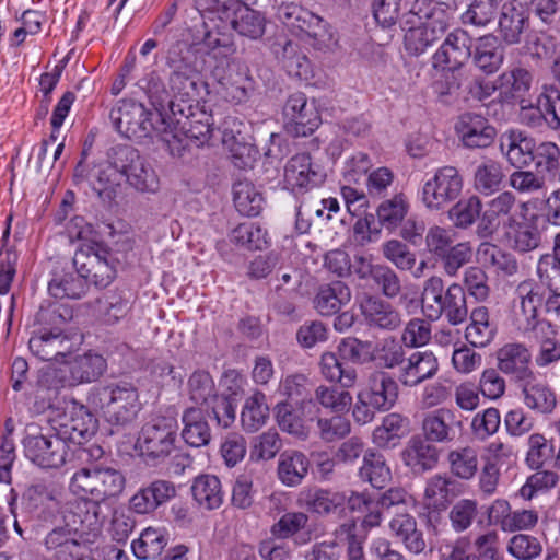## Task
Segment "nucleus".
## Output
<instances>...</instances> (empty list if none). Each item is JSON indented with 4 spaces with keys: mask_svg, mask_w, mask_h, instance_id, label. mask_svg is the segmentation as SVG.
<instances>
[{
    "mask_svg": "<svg viewBox=\"0 0 560 560\" xmlns=\"http://www.w3.org/2000/svg\"><path fill=\"white\" fill-rule=\"evenodd\" d=\"M125 485L122 472L102 462L80 467L69 481V490L77 499L63 506V522L77 530L101 533L107 520L105 501L118 497Z\"/></svg>",
    "mask_w": 560,
    "mask_h": 560,
    "instance_id": "f257e3e1",
    "label": "nucleus"
},
{
    "mask_svg": "<svg viewBox=\"0 0 560 560\" xmlns=\"http://www.w3.org/2000/svg\"><path fill=\"white\" fill-rule=\"evenodd\" d=\"M218 7L215 12L205 21L207 28L202 45L208 52H212L214 57H228L235 52V45L229 30H234L238 35L249 38L259 39L266 31V18L249 5H243L233 12L231 18L230 9L224 4L215 1Z\"/></svg>",
    "mask_w": 560,
    "mask_h": 560,
    "instance_id": "f03ea898",
    "label": "nucleus"
},
{
    "mask_svg": "<svg viewBox=\"0 0 560 560\" xmlns=\"http://www.w3.org/2000/svg\"><path fill=\"white\" fill-rule=\"evenodd\" d=\"M171 74L168 78V90L153 84L149 89L151 105L163 110L168 117L175 114V109L191 110L198 104V72L186 57L177 59L168 57Z\"/></svg>",
    "mask_w": 560,
    "mask_h": 560,
    "instance_id": "7ed1b4c3",
    "label": "nucleus"
},
{
    "mask_svg": "<svg viewBox=\"0 0 560 560\" xmlns=\"http://www.w3.org/2000/svg\"><path fill=\"white\" fill-rule=\"evenodd\" d=\"M276 18L313 49L331 52L339 46L337 31L325 19L294 1H276Z\"/></svg>",
    "mask_w": 560,
    "mask_h": 560,
    "instance_id": "20e7f679",
    "label": "nucleus"
},
{
    "mask_svg": "<svg viewBox=\"0 0 560 560\" xmlns=\"http://www.w3.org/2000/svg\"><path fill=\"white\" fill-rule=\"evenodd\" d=\"M36 318L39 326L28 340L30 351L42 361L63 362L75 350L73 340L62 328L66 318L57 308H40Z\"/></svg>",
    "mask_w": 560,
    "mask_h": 560,
    "instance_id": "39448f33",
    "label": "nucleus"
},
{
    "mask_svg": "<svg viewBox=\"0 0 560 560\" xmlns=\"http://www.w3.org/2000/svg\"><path fill=\"white\" fill-rule=\"evenodd\" d=\"M88 402L100 411L107 422L116 425L131 422L141 409L138 389L125 381L92 387Z\"/></svg>",
    "mask_w": 560,
    "mask_h": 560,
    "instance_id": "423d86ee",
    "label": "nucleus"
},
{
    "mask_svg": "<svg viewBox=\"0 0 560 560\" xmlns=\"http://www.w3.org/2000/svg\"><path fill=\"white\" fill-rule=\"evenodd\" d=\"M148 110L143 104L133 100H119L112 108L109 118L114 128L128 139H141L152 133L166 136L171 122H167L165 113L153 107Z\"/></svg>",
    "mask_w": 560,
    "mask_h": 560,
    "instance_id": "0eeeda50",
    "label": "nucleus"
},
{
    "mask_svg": "<svg viewBox=\"0 0 560 560\" xmlns=\"http://www.w3.org/2000/svg\"><path fill=\"white\" fill-rule=\"evenodd\" d=\"M541 280L534 279L521 281L514 292L513 300V325L524 336L532 331H551V324L548 320L538 318V308L546 298V289Z\"/></svg>",
    "mask_w": 560,
    "mask_h": 560,
    "instance_id": "6e6552de",
    "label": "nucleus"
},
{
    "mask_svg": "<svg viewBox=\"0 0 560 560\" xmlns=\"http://www.w3.org/2000/svg\"><path fill=\"white\" fill-rule=\"evenodd\" d=\"M189 398L201 408L207 409L219 427L230 428L236 417L235 405L226 396L219 395L212 376L205 370L195 371L188 380Z\"/></svg>",
    "mask_w": 560,
    "mask_h": 560,
    "instance_id": "1a4fd4ad",
    "label": "nucleus"
},
{
    "mask_svg": "<svg viewBox=\"0 0 560 560\" xmlns=\"http://www.w3.org/2000/svg\"><path fill=\"white\" fill-rule=\"evenodd\" d=\"M463 187L464 178L459 170L444 165L425 175L418 197L427 210L441 211L460 196Z\"/></svg>",
    "mask_w": 560,
    "mask_h": 560,
    "instance_id": "9d476101",
    "label": "nucleus"
},
{
    "mask_svg": "<svg viewBox=\"0 0 560 560\" xmlns=\"http://www.w3.org/2000/svg\"><path fill=\"white\" fill-rule=\"evenodd\" d=\"M177 422L171 417H155L147 422L137 439L141 456L160 463L176 451Z\"/></svg>",
    "mask_w": 560,
    "mask_h": 560,
    "instance_id": "9b49d317",
    "label": "nucleus"
},
{
    "mask_svg": "<svg viewBox=\"0 0 560 560\" xmlns=\"http://www.w3.org/2000/svg\"><path fill=\"white\" fill-rule=\"evenodd\" d=\"M73 266L88 284L97 289L107 288L116 278L110 250L97 243L81 246L74 254Z\"/></svg>",
    "mask_w": 560,
    "mask_h": 560,
    "instance_id": "f8f14e48",
    "label": "nucleus"
},
{
    "mask_svg": "<svg viewBox=\"0 0 560 560\" xmlns=\"http://www.w3.org/2000/svg\"><path fill=\"white\" fill-rule=\"evenodd\" d=\"M78 162L73 178L77 184L88 185L103 200H112L116 196L117 187L121 182L120 167H117L114 160V147L107 153V160L89 167L84 163L85 153Z\"/></svg>",
    "mask_w": 560,
    "mask_h": 560,
    "instance_id": "ddd939ff",
    "label": "nucleus"
},
{
    "mask_svg": "<svg viewBox=\"0 0 560 560\" xmlns=\"http://www.w3.org/2000/svg\"><path fill=\"white\" fill-rule=\"evenodd\" d=\"M113 156L116 166L120 167L121 179L126 178L130 186L143 192H155L159 189L160 180L155 171L137 149L118 144L114 147Z\"/></svg>",
    "mask_w": 560,
    "mask_h": 560,
    "instance_id": "4468645a",
    "label": "nucleus"
},
{
    "mask_svg": "<svg viewBox=\"0 0 560 560\" xmlns=\"http://www.w3.org/2000/svg\"><path fill=\"white\" fill-rule=\"evenodd\" d=\"M24 456L34 465L44 468H59L66 463L67 442L57 434L27 432L22 440Z\"/></svg>",
    "mask_w": 560,
    "mask_h": 560,
    "instance_id": "2eb2a0df",
    "label": "nucleus"
},
{
    "mask_svg": "<svg viewBox=\"0 0 560 560\" xmlns=\"http://www.w3.org/2000/svg\"><path fill=\"white\" fill-rule=\"evenodd\" d=\"M352 272L358 277L357 287L381 290L388 299L398 296L401 282L394 269L383 264H373L370 258L355 256Z\"/></svg>",
    "mask_w": 560,
    "mask_h": 560,
    "instance_id": "dca6fc26",
    "label": "nucleus"
},
{
    "mask_svg": "<svg viewBox=\"0 0 560 560\" xmlns=\"http://www.w3.org/2000/svg\"><path fill=\"white\" fill-rule=\"evenodd\" d=\"M175 112L167 117V122H171L167 135L176 137L180 132L197 147L210 140L214 124L211 114L201 109L198 104L191 110L176 108Z\"/></svg>",
    "mask_w": 560,
    "mask_h": 560,
    "instance_id": "f3484780",
    "label": "nucleus"
},
{
    "mask_svg": "<svg viewBox=\"0 0 560 560\" xmlns=\"http://www.w3.org/2000/svg\"><path fill=\"white\" fill-rule=\"evenodd\" d=\"M101 533L77 530L65 522V527H56L45 537V547L51 560H92L89 549L79 541L80 536H97Z\"/></svg>",
    "mask_w": 560,
    "mask_h": 560,
    "instance_id": "a211bd4d",
    "label": "nucleus"
},
{
    "mask_svg": "<svg viewBox=\"0 0 560 560\" xmlns=\"http://www.w3.org/2000/svg\"><path fill=\"white\" fill-rule=\"evenodd\" d=\"M287 130L294 137H307L320 125V116L314 103L306 95L296 92L289 96L283 107Z\"/></svg>",
    "mask_w": 560,
    "mask_h": 560,
    "instance_id": "6ab92c4d",
    "label": "nucleus"
},
{
    "mask_svg": "<svg viewBox=\"0 0 560 560\" xmlns=\"http://www.w3.org/2000/svg\"><path fill=\"white\" fill-rule=\"evenodd\" d=\"M472 42L468 32L457 27L450 32L431 57L433 69L452 68L463 71L471 57Z\"/></svg>",
    "mask_w": 560,
    "mask_h": 560,
    "instance_id": "aec40b11",
    "label": "nucleus"
},
{
    "mask_svg": "<svg viewBox=\"0 0 560 560\" xmlns=\"http://www.w3.org/2000/svg\"><path fill=\"white\" fill-rule=\"evenodd\" d=\"M396 383L386 377H382L374 387L358 394V404L352 410V417L360 424L370 422L374 417V409H389L397 399Z\"/></svg>",
    "mask_w": 560,
    "mask_h": 560,
    "instance_id": "412c9836",
    "label": "nucleus"
},
{
    "mask_svg": "<svg viewBox=\"0 0 560 560\" xmlns=\"http://www.w3.org/2000/svg\"><path fill=\"white\" fill-rule=\"evenodd\" d=\"M174 482L166 479H154L142 485L129 499L128 508L137 515L153 514L160 506L176 497Z\"/></svg>",
    "mask_w": 560,
    "mask_h": 560,
    "instance_id": "4be33fe9",
    "label": "nucleus"
},
{
    "mask_svg": "<svg viewBox=\"0 0 560 560\" xmlns=\"http://www.w3.org/2000/svg\"><path fill=\"white\" fill-rule=\"evenodd\" d=\"M498 40L506 46L522 42L529 26V15L526 7L518 0L505 1L498 13Z\"/></svg>",
    "mask_w": 560,
    "mask_h": 560,
    "instance_id": "5701e85b",
    "label": "nucleus"
},
{
    "mask_svg": "<svg viewBox=\"0 0 560 560\" xmlns=\"http://www.w3.org/2000/svg\"><path fill=\"white\" fill-rule=\"evenodd\" d=\"M520 118L529 127H539L546 121L549 127H560V91L550 85L545 86L537 100V106H522Z\"/></svg>",
    "mask_w": 560,
    "mask_h": 560,
    "instance_id": "b1692460",
    "label": "nucleus"
},
{
    "mask_svg": "<svg viewBox=\"0 0 560 560\" xmlns=\"http://www.w3.org/2000/svg\"><path fill=\"white\" fill-rule=\"evenodd\" d=\"M515 196L510 191H503L491 199L487 209L480 217L477 233L481 237H489L494 234L501 225L512 226L515 222L513 214L515 208Z\"/></svg>",
    "mask_w": 560,
    "mask_h": 560,
    "instance_id": "393cba45",
    "label": "nucleus"
},
{
    "mask_svg": "<svg viewBox=\"0 0 560 560\" xmlns=\"http://www.w3.org/2000/svg\"><path fill=\"white\" fill-rule=\"evenodd\" d=\"M456 133L468 149L490 147L497 136L495 128L482 115L464 113L455 124Z\"/></svg>",
    "mask_w": 560,
    "mask_h": 560,
    "instance_id": "a878e982",
    "label": "nucleus"
},
{
    "mask_svg": "<svg viewBox=\"0 0 560 560\" xmlns=\"http://www.w3.org/2000/svg\"><path fill=\"white\" fill-rule=\"evenodd\" d=\"M422 433L429 443H450L462 430V421L453 410L439 408L428 412L422 420Z\"/></svg>",
    "mask_w": 560,
    "mask_h": 560,
    "instance_id": "bb28decb",
    "label": "nucleus"
},
{
    "mask_svg": "<svg viewBox=\"0 0 560 560\" xmlns=\"http://www.w3.org/2000/svg\"><path fill=\"white\" fill-rule=\"evenodd\" d=\"M360 312L371 327L394 330L401 324L399 312L388 302L374 294L357 298Z\"/></svg>",
    "mask_w": 560,
    "mask_h": 560,
    "instance_id": "cd10ccee",
    "label": "nucleus"
},
{
    "mask_svg": "<svg viewBox=\"0 0 560 560\" xmlns=\"http://www.w3.org/2000/svg\"><path fill=\"white\" fill-rule=\"evenodd\" d=\"M439 368L432 351H416L399 368L398 380L402 385L413 387L434 377Z\"/></svg>",
    "mask_w": 560,
    "mask_h": 560,
    "instance_id": "c85d7f7f",
    "label": "nucleus"
},
{
    "mask_svg": "<svg viewBox=\"0 0 560 560\" xmlns=\"http://www.w3.org/2000/svg\"><path fill=\"white\" fill-rule=\"evenodd\" d=\"M497 359L498 369L514 377L518 383L534 374L530 369L532 354L523 343L511 342L504 345L498 350Z\"/></svg>",
    "mask_w": 560,
    "mask_h": 560,
    "instance_id": "c756f323",
    "label": "nucleus"
},
{
    "mask_svg": "<svg viewBox=\"0 0 560 560\" xmlns=\"http://www.w3.org/2000/svg\"><path fill=\"white\" fill-rule=\"evenodd\" d=\"M471 62L485 75L497 73L504 63V48L493 34L480 36L472 44Z\"/></svg>",
    "mask_w": 560,
    "mask_h": 560,
    "instance_id": "7c9ffc66",
    "label": "nucleus"
},
{
    "mask_svg": "<svg viewBox=\"0 0 560 560\" xmlns=\"http://www.w3.org/2000/svg\"><path fill=\"white\" fill-rule=\"evenodd\" d=\"M410 18H417L419 24L428 28L432 35L441 39L451 27L454 13L447 9L430 2V0H415L410 11Z\"/></svg>",
    "mask_w": 560,
    "mask_h": 560,
    "instance_id": "2f4dec72",
    "label": "nucleus"
},
{
    "mask_svg": "<svg viewBox=\"0 0 560 560\" xmlns=\"http://www.w3.org/2000/svg\"><path fill=\"white\" fill-rule=\"evenodd\" d=\"M107 370L106 359L95 352L89 351L78 355L69 366L70 377L62 381L60 387L75 386L97 381Z\"/></svg>",
    "mask_w": 560,
    "mask_h": 560,
    "instance_id": "473e14b6",
    "label": "nucleus"
},
{
    "mask_svg": "<svg viewBox=\"0 0 560 560\" xmlns=\"http://www.w3.org/2000/svg\"><path fill=\"white\" fill-rule=\"evenodd\" d=\"M524 405L541 415H548L553 411L557 406V398L550 386L542 380L538 378L535 373L520 382Z\"/></svg>",
    "mask_w": 560,
    "mask_h": 560,
    "instance_id": "72a5a7b5",
    "label": "nucleus"
},
{
    "mask_svg": "<svg viewBox=\"0 0 560 560\" xmlns=\"http://www.w3.org/2000/svg\"><path fill=\"white\" fill-rule=\"evenodd\" d=\"M401 458L413 474L421 475L435 468L439 462V451L422 438L413 436L401 452Z\"/></svg>",
    "mask_w": 560,
    "mask_h": 560,
    "instance_id": "f704fd0d",
    "label": "nucleus"
},
{
    "mask_svg": "<svg viewBox=\"0 0 560 560\" xmlns=\"http://www.w3.org/2000/svg\"><path fill=\"white\" fill-rule=\"evenodd\" d=\"M320 178L322 176L317 167L313 165L308 153L295 154L284 167V183L292 191L315 186Z\"/></svg>",
    "mask_w": 560,
    "mask_h": 560,
    "instance_id": "c9c22d12",
    "label": "nucleus"
},
{
    "mask_svg": "<svg viewBox=\"0 0 560 560\" xmlns=\"http://www.w3.org/2000/svg\"><path fill=\"white\" fill-rule=\"evenodd\" d=\"M207 409L201 407L186 408L182 415V438L191 447L206 446L211 441V429L206 419Z\"/></svg>",
    "mask_w": 560,
    "mask_h": 560,
    "instance_id": "e433bc0d",
    "label": "nucleus"
},
{
    "mask_svg": "<svg viewBox=\"0 0 560 560\" xmlns=\"http://www.w3.org/2000/svg\"><path fill=\"white\" fill-rule=\"evenodd\" d=\"M536 142L534 139L526 137L520 131H506L501 137L500 150L506 156L509 163L516 167L523 168L533 162Z\"/></svg>",
    "mask_w": 560,
    "mask_h": 560,
    "instance_id": "4c0bfd02",
    "label": "nucleus"
},
{
    "mask_svg": "<svg viewBox=\"0 0 560 560\" xmlns=\"http://www.w3.org/2000/svg\"><path fill=\"white\" fill-rule=\"evenodd\" d=\"M477 261L497 275L510 277L517 272L518 264L515 257L500 248L498 245L483 242L476 250Z\"/></svg>",
    "mask_w": 560,
    "mask_h": 560,
    "instance_id": "58836bf2",
    "label": "nucleus"
},
{
    "mask_svg": "<svg viewBox=\"0 0 560 560\" xmlns=\"http://www.w3.org/2000/svg\"><path fill=\"white\" fill-rule=\"evenodd\" d=\"M304 502L306 509L311 512L341 516L350 499L342 492L315 489L305 494Z\"/></svg>",
    "mask_w": 560,
    "mask_h": 560,
    "instance_id": "ea45409f",
    "label": "nucleus"
},
{
    "mask_svg": "<svg viewBox=\"0 0 560 560\" xmlns=\"http://www.w3.org/2000/svg\"><path fill=\"white\" fill-rule=\"evenodd\" d=\"M389 528L405 547L416 555L425 548L423 534L417 527L416 518L409 514H397L389 523Z\"/></svg>",
    "mask_w": 560,
    "mask_h": 560,
    "instance_id": "a19ab883",
    "label": "nucleus"
},
{
    "mask_svg": "<svg viewBox=\"0 0 560 560\" xmlns=\"http://www.w3.org/2000/svg\"><path fill=\"white\" fill-rule=\"evenodd\" d=\"M168 541L164 528L147 527L140 536L132 540L131 550L139 560L155 559L164 550Z\"/></svg>",
    "mask_w": 560,
    "mask_h": 560,
    "instance_id": "79ce46f5",
    "label": "nucleus"
},
{
    "mask_svg": "<svg viewBox=\"0 0 560 560\" xmlns=\"http://www.w3.org/2000/svg\"><path fill=\"white\" fill-rule=\"evenodd\" d=\"M495 336V326L490 323L486 306L475 307L470 313V324L465 331L466 340L476 348L488 346Z\"/></svg>",
    "mask_w": 560,
    "mask_h": 560,
    "instance_id": "37998d69",
    "label": "nucleus"
},
{
    "mask_svg": "<svg viewBox=\"0 0 560 560\" xmlns=\"http://www.w3.org/2000/svg\"><path fill=\"white\" fill-rule=\"evenodd\" d=\"M310 462L298 451H285L281 454L278 464V477L288 487H295L307 475Z\"/></svg>",
    "mask_w": 560,
    "mask_h": 560,
    "instance_id": "c03bdc74",
    "label": "nucleus"
},
{
    "mask_svg": "<svg viewBox=\"0 0 560 560\" xmlns=\"http://www.w3.org/2000/svg\"><path fill=\"white\" fill-rule=\"evenodd\" d=\"M191 492L195 501L203 509L215 510L223 503L221 481L214 475H200L195 478Z\"/></svg>",
    "mask_w": 560,
    "mask_h": 560,
    "instance_id": "a18cd8bd",
    "label": "nucleus"
},
{
    "mask_svg": "<svg viewBox=\"0 0 560 560\" xmlns=\"http://www.w3.org/2000/svg\"><path fill=\"white\" fill-rule=\"evenodd\" d=\"M350 301V289L342 281H334L320 288L315 298V307L324 316L338 313Z\"/></svg>",
    "mask_w": 560,
    "mask_h": 560,
    "instance_id": "49530a36",
    "label": "nucleus"
},
{
    "mask_svg": "<svg viewBox=\"0 0 560 560\" xmlns=\"http://www.w3.org/2000/svg\"><path fill=\"white\" fill-rule=\"evenodd\" d=\"M348 339L343 338L340 341L337 352H326L322 355V373L328 381L341 382L342 378L350 380V348Z\"/></svg>",
    "mask_w": 560,
    "mask_h": 560,
    "instance_id": "de8ad7c7",
    "label": "nucleus"
},
{
    "mask_svg": "<svg viewBox=\"0 0 560 560\" xmlns=\"http://www.w3.org/2000/svg\"><path fill=\"white\" fill-rule=\"evenodd\" d=\"M62 427L71 441L81 443L95 433L96 419L86 407L73 406Z\"/></svg>",
    "mask_w": 560,
    "mask_h": 560,
    "instance_id": "09e8293b",
    "label": "nucleus"
},
{
    "mask_svg": "<svg viewBox=\"0 0 560 560\" xmlns=\"http://www.w3.org/2000/svg\"><path fill=\"white\" fill-rule=\"evenodd\" d=\"M444 296V281L441 277H430L423 285L421 295V308L423 315L430 320H438L443 316Z\"/></svg>",
    "mask_w": 560,
    "mask_h": 560,
    "instance_id": "8fccbe9b",
    "label": "nucleus"
},
{
    "mask_svg": "<svg viewBox=\"0 0 560 560\" xmlns=\"http://www.w3.org/2000/svg\"><path fill=\"white\" fill-rule=\"evenodd\" d=\"M358 475L362 481L369 482L376 489L384 488L390 480V469L380 452H365Z\"/></svg>",
    "mask_w": 560,
    "mask_h": 560,
    "instance_id": "3c124183",
    "label": "nucleus"
},
{
    "mask_svg": "<svg viewBox=\"0 0 560 560\" xmlns=\"http://www.w3.org/2000/svg\"><path fill=\"white\" fill-rule=\"evenodd\" d=\"M269 418V406L267 397L261 392H255L246 398L242 412L241 422L245 431L256 432L266 424Z\"/></svg>",
    "mask_w": 560,
    "mask_h": 560,
    "instance_id": "603ef678",
    "label": "nucleus"
},
{
    "mask_svg": "<svg viewBox=\"0 0 560 560\" xmlns=\"http://www.w3.org/2000/svg\"><path fill=\"white\" fill-rule=\"evenodd\" d=\"M233 201L242 215L256 217L262 210V195L248 180H240L233 185Z\"/></svg>",
    "mask_w": 560,
    "mask_h": 560,
    "instance_id": "864d4df0",
    "label": "nucleus"
},
{
    "mask_svg": "<svg viewBox=\"0 0 560 560\" xmlns=\"http://www.w3.org/2000/svg\"><path fill=\"white\" fill-rule=\"evenodd\" d=\"M409 211V203L404 194H397L386 199L377 207V223L380 226L393 232L404 221Z\"/></svg>",
    "mask_w": 560,
    "mask_h": 560,
    "instance_id": "5fc2aeb1",
    "label": "nucleus"
},
{
    "mask_svg": "<svg viewBox=\"0 0 560 560\" xmlns=\"http://www.w3.org/2000/svg\"><path fill=\"white\" fill-rule=\"evenodd\" d=\"M497 0H468L466 10L460 14L463 25L477 28L487 27L498 15Z\"/></svg>",
    "mask_w": 560,
    "mask_h": 560,
    "instance_id": "6e6d98bb",
    "label": "nucleus"
},
{
    "mask_svg": "<svg viewBox=\"0 0 560 560\" xmlns=\"http://www.w3.org/2000/svg\"><path fill=\"white\" fill-rule=\"evenodd\" d=\"M88 290V282L85 279L72 272L63 273L61 276L55 273L48 282V292L56 299H80Z\"/></svg>",
    "mask_w": 560,
    "mask_h": 560,
    "instance_id": "4d7b16f0",
    "label": "nucleus"
},
{
    "mask_svg": "<svg viewBox=\"0 0 560 560\" xmlns=\"http://www.w3.org/2000/svg\"><path fill=\"white\" fill-rule=\"evenodd\" d=\"M451 472L459 479L470 480L478 471V452L472 446L453 450L447 455Z\"/></svg>",
    "mask_w": 560,
    "mask_h": 560,
    "instance_id": "13d9d810",
    "label": "nucleus"
},
{
    "mask_svg": "<svg viewBox=\"0 0 560 560\" xmlns=\"http://www.w3.org/2000/svg\"><path fill=\"white\" fill-rule=\"evenodd\" d=\"M503 178L501 163L490 159L486 160L477 165L475 170V188L483 195L493 194L500 189Z\"/></svg>",
    "mask_w": 560,
    "mask_h": 560,
    "instance_id": "bf43d9fd",
    "label": "nucleus"
},
{
    "mask_svg": "<svg viewBox=\"0 0 560 560\" xmlns=\"http://www.w3.org/2000/svg\"><path fill=\"white\" fill-rule=\"evenodd\" d=\"M533 75L523 67H514L498 77L499 90L511 97L524 96L532 86Z\"/></svg>",
    "mask_w": 560,
    "mask_h": 560,
    "instance_id": "052dcab7",
    "label": "nucleus"
},
{
    "mask_svg": "<svg viewBox=\"0 0 560 560\" xmlns=\"http://www.w3.org/2000/svg\"><path fill=\"white\" fill-rule=\"evenodd\" d=\"M407 423V419L399 413L385 416L382 424L373 431V442L380 447H394L400 440Z\"/></svg>",
    "mask_w": 560,
    "mask_h": 560,
    "instance_id": "680f3d73",
    "label": "nucleus"
},
{
    "mask_svg": "<svg viewBox=\"0 0 560 560\" xmlns=\"http://www.w3.org/2000/svg\"><path fill=\"white\" fill-rule=\"evenodd\" d=\"M443 315L451 325H459L468 317V307L464 288L458 283H452L446 289L444 296Z\"/></svg>",
    "mask_w": 560,
    "mask_h": 560,
    "instance_id": "e2e57ef3",
    "label": "nucleus"
},
{
    "mask_svg": "<svg viewBox=\"0 0 560 560\" xmlns=\"http://www.w3.org/2000/svg\"><path fill=\"white\" fill-rule=\"evenodd\" d=\"M230 240L249 250H260L268 245L267 231L252 222H244L234 228Z\"/></svg>",
    "mask_w": 560,
    "mask_h": 560,
    "instance_id": "0e129e2a",
    "label": "nucleus"
},
{
    "mask_svg": "<svg viewBox=\"0 0 560 560\" xmlns=\"http://www.w3.org/2000/svg\"><path fill=\"white\" fill-rule=\"evenodd\" d=\"M441 74L432 83V91L440 102L448 103L463 86L464 71L452 68H439Z\"/></svg>",
    "mask_w": 560,
    "mask_h": 560,
    "instance_id": "69168bd1",
    "label": "nucleus"
},
{
    "mask_svg": "<svg viewBox=\"0 0 560 560\" xmlns=\"http://www.w3.org/2000/svg\"><path fill=\"white\" fill-rule=\"evenodd\" d=\"M298 44L287 40L282 47V65L290 77L307 80L312 72L310 59L298 51Z\"/></svg>",
    "mask_w": 560,
    "mask_h": 560,
    "instance_id": "338daca9",
    "label": "nucleus"
},
{
    "mask_svg": "<svg viewBox=\"0 0 560 560\" xmlns=\"http://www.w3.org/2000/svg\"><path fill=\"white\" fill-rule=\"evenodd\" d=\"M537 276L548 288H551L553 280L560 277V231L553 236L552 253L540 256Z\"/></svg>",
    "mask_w": 560,
    "mask_h": 560,
    "instance_id": "774afa93",
    "label": "nucleus"
}]
</instances>
